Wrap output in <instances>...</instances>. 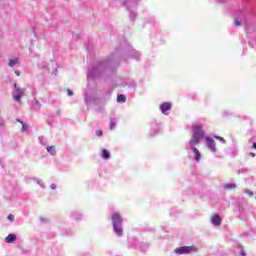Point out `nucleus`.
Segmentation results:
<instances>
[{
  "mask_svg": "<svg viewBox=\"0 0 256 256\" xmlns=\"http://www.w3.org/2000/svg\"><path fill=\"white\" fill-rule=\"evenodd\" d=\"M203 137H205V133L203 132V128L201 127V125H194L193 138L190 140V146L195 147V145H199Z\"/></svg>",
  "mask_w": 256,
  "mask_h": 256,
  "instance_id": "f257e3e1",
  "label": "nucleus"
},
{
  "mask_svg": "<svg viewBox=\"0 0 256 256\" xmlns=\"http://www.w3.org/2000/svg\"><path fill=\"white\" fill-rule=\"evenodd\" d=\"M174 251H175V253H177V255L197 253V247H195L194 245H192V246H182V247L176 248Z\"/></svg>",
  "mask_w": 256,
  "mask_h": 256,
  "instance_id": "f03ea898",
  "label": "nucleus"
},
{
  "mask_svg": "<svg viewBox=\"0 0 256 256\" xmlns=\"http://www.w3.org/2000/svg\"><path fill=\"white\" fill-rule=\"evenodd\" d=\"M23 95H25V88H17L16 94L13 95V99H15L17 103H21Z\"/></svg>",
  "mask_w": 256,
  "mask_h": 256,
  "instance_id": "7ed1b4c3",
  "label": "nucleus"
},
{
  "mask_svg": "<svg viewBox=\"0 0 256 256\" xmlns=\"http://www.w3.org/2000/svg\"><path fill=\"white\" fill-rule=\"evenodd\" d=\"M112 223H113V226L123 225V218H121V215L119 213L112 214Z\"/></svg>",
  "mask_w": 256,
  "mask_h": 256,
  "instance_id": "20e7f679",
  "label": "nucleus"
},
{
  "mask_svg": "<svg viewBox=\"0 0 256 256\" xmlns=\"http://www.w3.org/2000/svg\"><path fill=\"white\" fill-rule=\"evenodd\" d=\"M211 223L214 224L216 227L221 226V223H223V220L221 219V216L219 214H215L211 218Z\"/></svg>",
  "mask_w": 256,
  "mask_h": 256,
  "instance_id": "39448f33",
  "label": "nucleus"
},
{
  "mask_svg": "<svg viewBox=\"0 0 256 256\" xmlns=\"http://www.w3.org/2000/svg\"><path fill=\"white\" fill-rule=\"evenodd\" d=\"M206 145L208 147V149H210V151H217V148L215 147V140L211 139V138H206Z\"/></svg>",
  "mask_w": 256,
  "mask_h": 256,
  "instance_id": "423d86ee",
  "label": "nucleus"
},
{
  "mask_svg": "<svg viewBox=\"0 0 256 256\" xmlns=\"http://www.w3.org/2000/svg\"><path fill=\"white\" fill-rule=\"evenodd\" d=\"M160 110L163 113V115H167V111H171V104L170 103L161 104Z\"/></svg>",
  "mask_w": 256,
  "mask_h": 256,
  "instance_id": "0eeeda50",
  "label": "nucleus"
},
{
  "mask_svg": "<svg viewBox=\"0 0 256 256\" xmlns=\"http://www.w3.org/2000/svg\"><path fill=\"white\" fill-rule=\"evenodd\" d=\"M121 225L122 224H118V225L113 226L114 232L116 233V235L118 237L123 236V226H121Z\"/></svg>",
  "mask_w": 256,
  "mask_h": 256,
  "instance_id": "6e6552de",
  "label": "nucleus"
},
{
  "mask_svg": "<svg viewBox=\"0 0 256 256\" xmlns=\"http://www.w3.org/2000/svg\"><path fill=\"white\" fill-rule=\"evenodd\" d=\"M6 243H14V241H17V236L15 234H9L5 238Z\"/></svg>",
  "mask_w": 256,
  "mask_h": 256,
  "instance_id": "1a4fd4ad",
  "label": "nucleus"
},
{
  "mask_svg": "<svg viewBox=\"0 0 256 256\" xmlns=\"http://www.w3.org/2000/svg\"><path fill=\"white\" fill-rule=\"evenodd\" d=\"M192 151L195 154L196 161H200L201 160V153L199 152V150L196 147H192Z\"/></svg>",
  "mask_w": 256,
  "mask_h": 256,
  "instance_id": "9d476101",
  "label": "nucleus"
},
{
  "mask_svg": "<svg viewBox=\"0 0 256 256\" xmlns=\"http://www.w3.org/2000/svg\"><path fill=\"white\" fill-rule=\"evenodd\" d=\"M126 101H127V97H125V95L119 94V95L117 96V102H118V103H125Z\"/></svg>",
  "mask_w": 256,
  "mask_h": 256,
  "instance_id": "9b49d317",
  "label": "nucleus"
},
{
  "mask_svg": "<svg viewBox=\"0 0 256 256\" xmlns=\"http://www.w3.org/2000/svg\"><path fill=\"white\" fill-rule=\"evenodd\" d=\"M16 122L21 124V126H22L21 132L25 133V131H27V124L23 123V121H21L19 119H16Z\"/></svg>",
  "mask_w": 256,
  "mask_h": 256,
  "instance_id": "f8f14e48",
  "label": "nucleus"
},
{
  "mask_svg": "<svg viewBox=\"0 0 256 256\" xmlns=\"http://www.w3.org/2000/svg\"><path fill=\"white\" fill-rule=\"evenodd\" d=\"M17 63H19V58L10 60L8 65H9V67H15V65H17Z\"/></svg>",
  "mask_w": 256,
  "mask_h": 256,
  "instance_id": "ddd939ff",
  "label": "nucleus"
},
{
  "mask_svg": "<svg viewBox=\"0 0 256 256\" xmlns=\"http://www.w3.org/2000/svg\"><path fill=\"white\" fill-rule=\"evenodd\" d=\"M46 150L48 151V153H50V155H55V153H57V151L55 150V146H48Z\"/></svg>",
  "mask_w": 256,
  "mask_h": 256,
  "instance_id": "4468645a",
  "label": "nucleus"
},
{
  "mask_svg": "<svg viewBox=\"0 0 256 256\" xmlns=\"http://www.w3.org/2000/svg\"><path fill=\"white\" fill-rule=\"evenodd\" d=\"M109 157H111V153H109L108 150H102V158L103 159H109Z\"/></svg>",
  "mask_w": 256,
  "mask_h": 256,
  "instance_id": "2eb2a0df",
  "label": "nucleus"
},
{
  "mask_svg": "<svg viewBox=\"0 0 256 256\" xmlns=\"http://www.w3.org/2000/svg\"><path fill=\"white\" fill-rule=\"evenodd\" d=\"M224 187H225V189H228L230 191L231 189H236L237 185L236 184H226Z\"/></svg>",
  "mask_w": 256,
  "mask_h": 256,
  "instance_id": "dca6fc26",
  "label": "nucleus"
},
{
  "mask_svg": "<svg viewBox=\"0 0 256 256\" xmlns=\"http://www.w3.org/2000/svg\"><path fill=\"white\" fill-rule=\"evenodd\" d=\"M234 25H235L236 27H241V21H239V19H235V20H234Z\"/></svg>",
  "mask_w": 256,
  "mask_h": 256,
  "instance_id": "f3484780",
  "label": "nucleus"
},
{
  "mask_svg": "<svg viewBox=\"0 0 256 256\" xmlns=\"http://www.w3.org/2000/svg\"><path fill=\"white\" fill-rule=\"evenodd\" d=\"M116 123L115 120L110 121V129H115Z\"/></svg>",
  "mask_w": 256,
  "mask_h": 256,
  "instance_id": "a211bd4d",
  "label": "nucleus"
},
{
  "mask_svg": "<svg viewBox=\"0 0 256 256\" xmlns=\"http://www.w3.org/2000/svg\"><path fill=\"white\" fill-rule=\"evenodd\" d=\"M216 139H218L219 141H221L222 143L226 144L227 142L225 141V139L221 136H215Z\"/></svg>",
  "mask_w": 256,
  "mask_h": 256,
  "instance_id": "6ab92c4d",
  "label": "nucleus"
},
{
  "mask_svg": "<svg viewBox=\"0 0 256 256\" xmlns=\"http://www.w3.org/2000/svg\"><path fill=\"white\" fill-rule=\"evenodd\" d=\"M8 220H9V221H15V216L12 215V214H9V215H8Z\"/></svg>",
  "mask_w": 256,
  "mask_h": 256,
  "instance_id": "aec40b11",
  "label": "nucleus"
},
{
  "mask_svg": "<svg viewBox=\"0 0 256 256\" xmlns=\"http://www.w3.org/2000/svg\"><path fill=\"white\" fill-rule=\"evenodd\" d=\"M67 95L68 97H72L73 91H71V89H67Z\"/></svg>",
  "mask_w": 256,
  "mask_h": 256,
  "instance_id": "412c9836",
  "label": "nucleus"
},
{
  "mask_svg": "<svg viewBox=\"0 0 256 256\" xmlns=\"http://www.w3.org/2000/svg\"><path fill=\"white\" fill-rule=\"evenodd\" d=\"M96 135H97V137H101L103 135V131L102 130H98L96 132Z\"/></svg>",
  "mask_w": 256,
  "mask_h": 256,
  "instance_id": "4be33fe9",
  "label": "nucleus"
},
{
  "mask_svg": "<svg viewBox=\"0 0 256 256\" xmlns=\"http://www.w3.org/2000/svg\"><path fill=\"white\" fill-rule=\"evenodd\" d=\"M50 188L53 189V190H55V189H57V185L51 184V185H50Z\"/></svg>",
  "mask_w": 256,
  "mask_h": 256,
  "instance_id": "5701e85b",
  "label": "nucleus"
},
{
  "mask_svg": "<svg viewBox=\"0 0 256 256\" xmlns=\"http://www.w3.org/2000/svg\"><path fill=\"white\" fill-rule=\"evenodd\" d=\"M15 75H17V77H19V75H21V72L15 71Z\"/></svg>",
  "mask_w": 256,
  "mask_h": 256,
  "instance_id": "b1692460",
  "label": "nucleus"
},
{
  "mask_svg": "<svg viewBox=\"0 0 256 256\" xmlns=\"http://www.w3.org/2000/svg\"><path fill=\"white\" fill-rule=\"evenodd\" d=\"M250 156H251V157H255V153L251 152V153H250Z\"/></svg>",
  "mask_w": 256,
  "mask_h": 256,
  "instance_id": "393cba45",
  "label": "nucleus"
},
{
  "mask_svg": "<svg viewBox=\"0 0 256 256\" xmlns=\"http://www.w3.org/2000/svg\"><path fill=\"white\" fill-rule=\"evenodd\" d=\"M241 255H242V256H245V251H242V252H241Z\"/></svg>",
  "mask_w": 256,
  "mask_h": 256,
  "instance_id": "a878e982",
  "label": "nucleus"
}]
</instances>
